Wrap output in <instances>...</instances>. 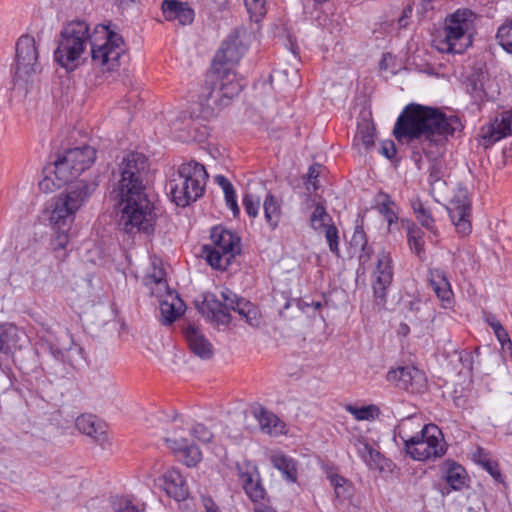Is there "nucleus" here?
I'll use <instances>...</instances> for the list:
<instances>
[{
	"label": "nucleus",
	"instance_id": "nucleus-52",
	"mask_svg": "<svg viewBox=\"0 0 512 512\" xmlns=\"http://www.w3.org/2000/svg\"><path fill=\"white\" fill-rule=\"evenodd\" d=\"M380 153L388 159H392L396 155V147L392 140L382 141L380 145Z\"/></svg>",
	"mask_w": 512,
	"mask_h": 512
},
{
	"label": "nucleus",
	"instance_id": "nucleus-47",
	"mask_svg": "<svg viewBox=\"0 0 512 512\" xmlns=\"http://www.w3.org/2000/svg\"><path fill=\"white\" fill-rule=\"evenodd\" d=\"M243 207L245 212L251 218H256L259 214L260 202L259 199L255 198L252 195H245L243 197Z\"/></svg>",
	"mask_w": 512,
	"mask_h": 512
},
{
	"label": "nucleus",
	"instance_id": "nucleus-60",
	"mask_svg": "<svg viewBox=\"0 0 512 512\" xmlns=\"http://www.w3.org/2000/svg\"><path fill=\"white\" fill-rule=\"evenodd\" d=\"M165 465L162 460L158 459L155 460L152 465V471L154 474L163 473L165 471Z\"/></svg>",
	"mask_w": 512,
	"mask_h": 512
},
{
	"label": "nucleus",
	"instance_id": "nucleus-8",
	"mask_svg": "<svg viewBox=\"0 0 512 512\" xmlns=\"http://www.w3.org/2000/svg\"><path fill=\"white\" fill-rule=\"evenodd\" d=\"M208 180L205 167L196 161L179 165L171 175L167 189L172 201L180 207H186L202 197Z\"/></svg>",
	"mask_w": 512,
	"mask_h": 512
},
{
	"label": "nucleus",
	"instance_id": "nucleus-6",
	"mask_svg": "<svg viewBox=\"0 0 512 512\" xmlns=\"http://www.w3.org/2000/svg\"><path fill=\"white\" fill-rule=\"evenodd\" d=\"M475 18L476 15L467 8L449 14L434 36L433 46L441 53H463L472 44Z\"/></svg>",
	"mask_w": 512,
	"mask_h": 512
},
{
	"label": "nucleus",
	"instance_id": "nucleus-13",
	"mask_svg": "<svg viewBox=\"0 0 512 512\" xmlns=\"http://www.w3.org/2000/svg\"><path fill=\"white\" fill-rule=\"evenodd\" d=\"M188 436H191L190 429H184L175 423L164 440L167 447L186 466L193 467L201 461L202 454L199 448L190 442Z\"/></svg>",
	"mask_w": 512,
	"mask_h": 512
},
{
	"label": "nucleus",
	"instance_id": "nucleus-29",
	"mask_svg": "<svg viewBox=\"0 0 512 512\" xmlns=\"http://www.w3.org/2000/svg\"><path fill=\"white\" fill-rule=\"evenodd\" d=\"M211 354H162L160 362L170 370L193 369L199 360H209Z\"/></svg>",
	"mask_w": 512,
	"mask_h": 512
},
{
	"label": "nucleus",
	"instance_id": "nucleus-50",
	"mask_svg": "<svg viewBox=\"0 0 512 512\" xmlns=\"http://www.w3.org/2000/svg\"><path fill=\"white\" fill-rule=\"evenodd\" d=\"M361 447H359V453L362 459L368 464L372 465V462H376V460L380 457L379 452L374 450L369 444L359 442Z\"/></svg>",
	"mask_w": 512,
	"mask_h": 512
},
{
	"label": "nucleus",
	"instance_id": "nucleus-23",
	"mask_svg": "<svg viewBox=\"0 0 512 512\" xmlns=\"http://www.w3.org/2000/svg\"><path fill=\"white\" fill-rule=\"evenodd\" d=\"M161 9L167 21H177L180 25H187L194 20V10L186 2L163 0Z\"/></svg>",
	"mask_w": 512,
	"mask_h": 512
},
{
	"label": "nucleus",
	"instance_id": "nucleus-30",
	"mask_svg": "<svg viewBox=\"0 0 512 512\" xmlns=\"http://www.w3.org/2000/svg\"><path fill=\"white\" fill-rule=\"evenodd\" d=\"M163 324H171L185 312L186 306L177 293H168L159 302Z\"/></svg>",
	"mask_w": 512,
	"mask_h": 512
},
{
	"label": "nucleus",
	"instance_id": "nucleus-39",
	"mask_svg": "<svg viewBox=\"0 0 512 512\" xmlns=\"http://www.w3.org/2000/svg\"><path fill=\"white\" fill-rule=\"evenodd\" d=\"M499 45L508 53L512 54V19L506 20L496 34Z\"/></svg>",
	"mask_w": 512,
	"mask_h": 512
},
{
	"label": "nucleus",
	"instance_id": "nucleus-34",
	"mask_svg": "<svg viewBox=\"0 0 512 512\" xmlns=\"http://www.w3.org/2000/svg\"><path fill=\"white\" fill-rule=\"evenodd\" d=\"M412 208L418 222L426 228L435 237L438 235L437 228L435 227V221L432 217L431 211L427 208L420 200H414L412 202Z\"/></svg>",
	"mask_w": 512,
	"mask_h": 512
},
{
	"label": "nucleus",
	"instance_id": "nucleus-24",
	"mask_svg": "<svg viewBox=\"0 0 512 512\" xmlns=\"http://www.w3.org/2000/svg\"><path fill=\"white\" fill-rule=\"evenodd\" d=\"M252 414L258 420L263 432L271 436H279L286 433V424L277 415L261 405L253 406Z\"/></svg>",
	"mask_w": 512,
	"mask_h": 512
},
{
	"label": "nucleus",
	"instance_id": "nucleus-45",
	"mask_svg": "<svg viewBox=\"0 0 512 512\" xmlns=\"http://www.w3.org/2000/svg\"><path fill=\"white\" fill-rule=\"evenodd\" d=\"M323 170L322 165L313 164L309 167L306 179H305V187L308 192H315L319 188L318 177L320 176Z\"/></svg>",
	"mask_w": 512,
	"mask_h": 512
},
{
	"label": "nucleus",
	"instance_id": "nucleus-63",
	"mask_svg": "<svg viewBox=\"0 0 512 512\" xmlns=\"http://www.w3.org/2000/svg\"><path fill=\"white\" fill-rule=\"evenodd\" d=\"M410 329L409 326L406 324H401L399 327V332L403 335H407L409 333Z\"/></svg>",
	"mask_w": 512,
	"mask_h": 512
},
{
	"label": "nucleus",
	"instance_id": "nucleus-22",
	"mask_svg": "<svg viewBox=\"0 0 512 512\" xmlns=\"http://www.w3.org/2000/svg\"><path fill=\"white\" fill-rule=\"evenodd\" d=\"M446 150V143L441 144V149L438 153H430L427 149L420 150V159L422 160V154L427 159L429 165L427 168L428 183L431 187H434L437 183L444 181L446 176V164L444 160V154Z\"/></svg>",
	"mask_w": 512,
	"mask_h": 512
},
{
	"label": "nucleus",
	"instance_id": "nucleus-61",
	"mask_svg": "<svg viewBox=\"0 0 512 512\" xmlns=\"http://www.w3.org/2000/svg\"><path fill=\"white\" fill-rule=\"evenodd\" d=\"M434 0H420V6L423 12H428L430 10H433Z\"/></svg>",
	"mask_w": 512,
	"mask_h": 512
},
{
	"label": "nucleus",
	"instance_id": "nucleus-9",
	"mask_svg": "<svg viewBox=\"0 0 512 512\" xmlns=\"http://www.w3.org/2000/svg\"><path fill=\"white\" fill-rule=\"evenodd\" d=\"M94 186L85 180L77 181L54 197L49 221L55 230L70 228L77 212L85 205Z\"/></svg>",
	"mask_w": 512,
	"mask_h": 512
},
{
	"label": "nucleus",
	"instance_id": "nucleus-25",
	"mask_svg": "<svg viewBox=\"0 0 512 512\" xmlns=\"http://www.w3.org/2000/svg\"><path fill=\"white\" fill-rule=\"evenodd\" d=\"M262 206L267 226L271 231L276 230L285 215L283 199L269 192L265 195Z\"/></svg>",
	"mask_w": 512,
	"mask_h": 512
},
{
	"label": "nucleus",
	"instance_id": "nucleus-32",
	"mask_svg": "<svg viewBox=\"0 0 512 512\" xmlns=\"http://www.w3.org/2000/svg\"><path fill=\"white\" fill-rule=\"evenodd\" d=\"M344 409L357 421H373L381 414L379 407L375 404L358 406L357 404L349 403L344 405Z\"/></svg>",
	"mask_w": 512,
	"mask_h": 512
},
{
	"label": "nucleus",
	"instance_id": "nucleus-26",
	"mask_svg": "<svg viewBox=\"0 0 512 512\" xmlns=\"http://www.w3.org/2000/svg\"><path fill=\"white\" fill-rule=\"evenodd\" d=\"M26 334L12 324L0 325V352H15L24 348Z\"/></svg>",
	"mask_w": 512,
	"mask_h": 512
},
{
	"label": "nucleus",
	"instance_id": "nucleus-28",
	"mask_svg": "<svg viewBox=\"0 0 512 512\" xmlns=\"http://www.w3.org/2000/svg\"><path fill=\"white\" fill-rule=\"evenodd\" d=\"M76 428L83 434L103 443L107 440L105 425L92 414H82L76 418Z\"/></svg>",
	"mask_w": 512,
	"mask_h": 512
},
{
	"label": "nucleus",
	"instance_id": "nucleus-58",
	"mask_svg": "<svg viewBox=\"0 0 512 512\" xmlns=\"http://www.w3.org/2000/svg\"><path fill=\"white\" fill-rule=\"evenodd\" d=\"M485 321L493 329L494 333H496V331H499L500 329L503 328L500 321L492 314H488L485 317Z\"/></svg>",
	"mask_w": 512,
	"mask_h": 512
},
{
	"label": "nucleus",
	"instance_id": "nucleus-42",
	"mask_svg": "<svg viewBox=\"0 0 512 512\" xmlns=\"http://www.w3.org/2000/svg\"><path fill=\"white\" fill-rule=\"evenodd\" d=\"M70 228H64L61 230H57L56 236L52 240V247L54 251L59 252L57 255L60 259H65L67 257V245L69 243V231Z\"/></svg>",
	"mask_w": 512,
	"mask_h": 512
},
{
	"label": "nucleus",
	"instance_id": "nucleus-43",
	"mask_svg": "<svg viewBox=\"0 0 512 512\" xmlns=\"http://www.w3.org/2000/svg\"><path fill=\"white\" fill-rule=\"evenodd\" d=\"M251 20L259 22L266 14V0H244Z\"/></svg>",
	"mask_w": 512,
	"mask_h": 512
},
{
	"label": "nucleus",
	"instance_id": "nucleus-48",
	"mask_svg": "<svg viewBox=\"0 0 512 512\" xmlns=\"http://www.w3.org/2000/svg\"><path fill=\"white\" fill-rule=\"evenodd\" d=\"M147 288L150 290L151 294L158 299L159 302L161 299L163 300L166 298L168 293H177L176 291L169 288L167 280L160 281Z\"/></svg>",
	"mask_w": 512,
	"mask_h": 512
},
{
	"label": "nucleus",
	"instance_id": "nucleus-5",
	"mask_svg": "<svg viewBox=\"0 0 512 512\" xmlns=\"http://www.w3.org/2000/svg\"><path fill=\"white\" fill-rule=\"evenodd\" d=\"M230 309L236 311L250 326H260L261 314L259 309L250 301L235 299V296L228 289L220 292V298L212 293L205 294L199 305L200 313L217 325H228L230 323Z\"/></svg>",
	"mask_w": 512,
	"mask_h": 512
},
{
	"label": "nucleus",
	"instance_id": "nucleus-2",
	"mask_svg": "<svg viewBox=\"0 0 512 512\" xmlns=\"http://www.w3.org/2000/svg\"><path fill=\"white\" fill-rule=\"evenodd\" d=\"M461 127L456 116H447L438 108L410 103L398 116L393 135L399 142L413 144L412 157L421 168L420 150L437 154L441 144Z\"/></svg>",
	"mask_w": 512,
	"mask_h": 512
},
{
	"label": "nucleus",
	"instance_id": "nucleus-11",
	"mask_svg": "<svg viewBox=\"0 0 512 512\" xmlns=\"http://www.w3.org/2000/svg\"><path fill=\"white\" fill-rule=\"evenodd\" d=\"M211 244L203 246V254L211 267L225 270L239 251V238L222 226L211 229Z\"/></svg>",
	"mask_w": 512,
	"mask_h": 512
},
{
	"label": "nucleus",
	"instance_id": "nucleus-59",
	"mask_svg": "<svg viewBox=\"0 0 512 512\" xmlns=\"http://www.w3.org/2000/svg\"><path fill=\"white\" fill-rule=\"evenodd\" d=\"M140 0H113L118 9L124 11L136 5Z\"/></svg>",
	"mask_w": 512,
	"mask_h": 512
},
{
	"label": "nucleus",
	"instance_id": "nucleus-46",
	"mask_svg": "<svg viewBox=\"0 0 512 512\" xmlns=\"http://www.w3.org/2000/svg\"><path fill=\"white\" fill-rule=\"evenodd\" d=\"M325 233V238L327 240V243L329 245V248L331 252L338 255L339 253V246H338V230L337 228L330 224L326 228L322 230Z\"/></svg>",
	"mask_w": 512,
	"mask_h": 512
},
{
	"label": "nucleus",
	"instance_id": "nucleus-20",
	"mask_svg": "<svg viewBox=\"0 0 512 512\" xmlns=\"http://www.w3.org/2000/svg\"><path fill=\"white\" fill-rule=\"evenodd\" d=\"M480 135L486 145L512 135V110L503 111L491 123L482 126Z\"/></svg>",
	"mask_w": 512,
	"mask_h": 512
},
{
	"label": "nucleus",
	"instance_id": "nucleus-51",
	"mask_svg": "<svg viewBox=\"0 0 512 512\" xmlns=\"http://www.w3.org/2000/svg\"><path fill=\"white\" fill-rule=\"evenodd\" d=\"M482 468L486 470L496 482L504 483V479L497 461L491 459L488 463H485Z\"/></svg>",
	"mask_w": 512,
	"mask_h": 512
},
{
	"label": "nucleus",
	"instance_id": "nucleus-16",
	"mask_svg": "<svg viewBox=\"0 0 512 512\" xmlns=\"http://www.w3.org/2000/svg\"><path fill=\"white\" fill-rule=\"evenodd\" d=\"M38 64V48L35 38L22 35L16 43V73L21 76L35 72Z\"/></svg>",
	"mask_w": 512,
	"mask_h": 512
},
{
	"label": "nucleus",
	"instance_id": "nucleus-64",
	"mask_svg": "<svg viewBox=\"0 0 512 512\" xmlns=\"http://www.w3.org/2000/svg\"><path fill=\"white\" fill-rule=\"evenodd\" d=\"M255 512H276L273 509L267 508V507H258L255 509Z\"/></svg>",
	"mask_w": 512,
	"mask_h": 512
},
{
	"label": "nucleus",
	"instance_id": "nucleus-38",
	"mask_svg": "<svg viewBox=\"0 0 512 512\" xmlns=\"http://www.w3.org/2000/svg\"><path fill=\"white\" fill-rule=\"evenodd\" d=\"M331 217L326 212V208L317 203L310 216V225L316 231H322L324 228L330 225Z\"/></svg>",
	"mask_w": 512,
	"mask_h": 512
},
{
	"label": "nucleus",
	"instance_id": "nucleus-53",
	"mask_svg": "<svg viewBox=\"0 0 512 512\" xmlns=\"http://www.w3.org/2000/svg\"><path fill=\"white\" fill-rule=\"evenodd\" d=\"M115 512H142L136 505L129 500H120L115 504Z\"/></svg>",
	"mask_w": 512,
	"mask_h": 512
},
{
	"label": "nucleus",
	"instance_id": "nucleus-49",
	"mask_svg": "<svg viewBox=\"0 0 512 512\" xmlns=\"http://www.w3.org/2000/svg\"><path fill=\"white\" fill-rule=\"evenodd\" d=\"M190 434L195 439L203 443L209 442L213 437L212 432L202 424H196L193 426L192 429H190Z\"/></svg>",
	"mask_w": 512,
	"mask_h": 512
},
{
	"label": "nucleus",
	"instance_id": "nucleus-37",
	"mask_svg": "<svg viewBox=\"0 0 512 512\" xmlns=\"http://www.w3.org/2000/svg\"><path fill=\"white\" fill-rule=\"evenodd\" d=\"M328 479L333 486L338 499H349L352 497L353 485L349 480L334 473L329 474Z\"/></svg>",
	"mask_w": 512,
	"mask_h": 512
},
{
	"label": "nucleus",
	"instance_id": "nucleus-21",
	"mask_svg": "<svg viewBox=\"0 0 512 512\" xmlns=\"http://www.w3.org/2000/svg\"><path fill=\"white\" fill-rule=\"evenodd\" d=\"M429 283L440 301L441 307L452 309L455 304L454 292L445 272L440 269H431L429 271Z\"/></svg>",
	"mask_w": 512,
	"mask_h": 512
},
{
	"label": "nucleus",
	"instance_id": "nucleus-62",
	"mask_svg": "<svg viewBox=\"0 0 512 512\" xmlns=\"http://www.w3.org/2000/svg\"><path fill=\"white\" fill-rule=\"evenodd\" d=\"M366 249H367V243H366V241H364V243H363V245H362L363 253L359 256L360 261H361L363 264H365V263L369 260V258H370L369 254L365 252V251H366Z\"/></svg>",
	"mask_w": 512,
	"mask_h": 512
},
{
	"label": "nucleus",
	"instance_id": "nucleus-12",
	"mask_svg": "<svg viewBox=\"0 0 512 512\" xmlns=\"http://www.w3.org/2000/svg\"><path fill=\"white\" fill-rule=\"evenodd\" d=\"M96 159V150L91 146L67 150L55 161V173L62 181H73L89 169Z\"/></svg>",
	"mask_w": 512,
	"mask_h": 512
},
{
	"label": "nucleus",
	"instance_id": "nucleus-31",
	"mask_svg": "<svg viewBox=\"0 0 512 512\" xmlns=\"http://www.w3.org/2000/svg\"><path fill=\"white\" fill-rule=\"evenodd\" d=\"M272 465L282 472L283 476L290 482L297 481L296 463L291 458L281 452H276L270 456Z\"/></svg>",
	"mask_w": 512,
	"mask_h": 512
},
{
	"label": "nucleus",
	"instance_id": "nucleus-4",
	"mask_svg": "<svg viewBox=\"0 0 512 512\" xmlns=\"http://www.w3.org/2000/svg\"><path fill=\"white\" fill-rule=\"evenodd\" d=\"M397 434L413 460L427 461L446 453L443 433L434 424L422 425L418 419L410 417L401 421Z\"/></svg>",
	"mask_w": 512,
	"mask_h": 512
},
{
	"label": "nucleus",
	"instance_id": "nucleus-35",
	"mask_svg": "<svg viewBox=\"0 0 512 512\" xmlns=\"http://www.w3.org/2000/svg\"><path fill=\"white\" fill-rule=\"evenodd\" d=\"M215 182L223 190L227 207L232 211L235 217L238 216L240 210L237 204L235 189L231 182L223 175L215 176Z\"/></svg>",
	"mask_w": 512,
	"mask_h": 512
},
{
	"label": "nucleus",
	"instance_id": "nucleus-54",
	"mask_svg": "<svg viewBox=\"0 0 512 512\" xmlns=\"http://www.w3.org/2000/svg\"><path fill=\"white\" fill-rule=\"evenodd\" d=\"M473 459L477 464L483 467L485 463H488L492 458L483 448H477L473 454Z\"/></svg>",
	"mask_w": 512,
	"mask_h": 512
},
{
	"label": "nucleus",
	"instance_id": "nucleus-10",
	"mask_svg": "<svg viewBox=\"0 0 512 512\" xmlns=\"http://www.w3.org/2000/svg\"><path fill=\"white\" fill-rule=\"evenodd\" d=\"M122 36L107 25H97L91 33L90 56L92 65L101 72H112L119 68L124 54Z\"/></svg>",
	"mask_w": 512,
	"mask_h": 512
},
{
	"label": "nucleus",
	"instance_id": "nucleus-14",
	"mask_svg": "<svg viewBox=\"0 0 512 512\" xmlns=\"http://www.w3.org/2000/svg\"><path fill=\"white\" fill-rule=\"evenodd\" d=\"M386 380L395 388L411 394H421L427 388L425 373L413 365L391 368L386 374Z\"/></svg>",
	"mask_w": 512,
	"mask_h": 512
},
{
	"label": "nucleus",
	"instance_id": "nucleus-56",
	"mask_svg": "<svg viewBox=\"0 0 512 512\" xmlns=\"http://www.w3.org/2000/svg\"><path fill=\"white\" fill-rule=\"evenodd\" d=\"M202 505L204 507V512H221L214 500L208 496L202 497Z\"/></svg>",
	"mask_w": 512,
	"mask_h": 512
},
{
	"label": "nucleus",
	"instance_id": "nucleus-44",
	"mask_svg": "<svg viewBox=\"0 0 512 512\" xmlns=\"http://www.w3.org/2000/svg\"><path fill=\"white\" fill-rule=\"evenodd\" d=\"M166 280V272L160 262L153 261L151 269L145 275L143 282L146 287Z\"/></svg>",
	"mask_w": 512,
	"mask_h": 512
},
{
	"label": "nucleus",
	"instance_id": "nucleus-36",
	"mask_svg": "<svg viewBox=\"0 0 512 512\" xmlns=\"http://www.w3.org/2000/svg\"><path fill=\"white\" fill-rule=\"evenodd\" d=\"M184 334L192 352H210L209 342L197 328L188 326Z\"/></svg>",
	"mask_w": 512,
	"mask_h": 512
},
{
	"label": "nucleus",
	"instance_id": "nucleus-3",
	"mask_svg": "<svg viewBox=\"0 0 512 512\" xmlns=\"http://www.w3.org/2000/svg\"><path fill=\"white\" fill-rule=\"evenodd\" d=\"M246 40V31L237 28L223 41L199 93V102L203 109L212 112L216 108H221L242 90L243 79L232 66L237 64L247 51Z\"/></svg>",
	"mask_w": 512,
	"mask_h": 512
},
{
	"label": "nucleus",
	"instance_id": "nucleus-17",
	"mask_svg": "<svg viewBox=\"0 0 512 512\" xmlns=\"http://www.w3.org/2000/svg\"><path fill=\"white\" fill-rule=\"evenodd\" d=\"M156 484L167 496L177 502L185 501L189 496V488L183 475L173 467H168L157 478Z\"/></svg>",
	"mask_w": 512,
	"mask_h": 512
},
{
	"label": "nucleus",
	"instance_id": "nucleus-40",
	"mask_svg": "<svg viewBox=\"0 0 512 512\" xmlns=\"http://www.w3.org/2000/svg\"><path fill=\"white\" fill-rule=\"evenodd\" d=\"M70 181H62L55 173V166L53 170H49L45 177L39 182V189L42 192L50 193L60 188L62 185L69 183Z\"/></svg>",
	"mask_w": 512,
	"mask_h": 512
},
{
	"label": "nucleus",
	"instance_id": "nucleus-57",
	"mask_svg": "<svg viewBox=\"0 0 512 512\" xmlns=\"http://www.w3.org/2000/svg\"><path fill=\"white\" fill-rule=\"evenodd\" d=\"M381 212L383 213L389 224H392L397 221L396 213L394 212L393 208L388 204L382 205Z\"/></svg>",
	"mask_w": 512,
	"mask_h": 512
},
{
	"label": "nucleus",
	"instance_id": "nucleus-7",
	"mask_svg": "<svg viewBox=\"0 0 512 512\" xmlns=\"http://www.w3.org/2000/svg\"><path fill=\"white\" fill-rule=\"evenodd\" d=\"M88 41H91V34L85 21L68 22L57 39L54 61L67 72L75 71L83 63Z\"/></svg>",
	"mask_w": 512,
	"mask_h": 512
},
{
	"label": "nucleus",
	"instance_id": "nucleus-1",
	"mask_svg": "<svg viewBox=\"0 0 512 512\" xmlns=\"http://www.w3.org/2000/svg\"><path fill=\"white\" fill-rule=\"evenodd\" d=\"M147 169V159L140 153H129L119 164L120 179L115 188L120 200L119 226L128 234L150 235L154 231L155 209L145 192Z\"/></svg>",
	"mask_w": 512,
	"mask_h": 512
},
{
	"label": "nucleus",
	"instance_id": "nucleus-55",
	"mask_svg": "<svg viewBox=\"0 0 512 512\" xmlns=\"http://www.w3.org/2000/svg\"><path fill=\"white\" fill-rule=\"evenodd\" d=\"M495 335H496L497 339L499 340V342L501 343L503 350H505L506 348L507 349L511 348L512 342L509 338L507 331L504 329V327L502 329H500L499 331H496Z\"/></svg>",
	"mask_w": 512,
	"mask_h": 512
},
{
	"label": "nucleus",
	"instance_id": "nucleus-18",
	"mask_svg": "<svg viewBox=\"0 0 512 512\" xmlns=\"http://www.w3.org/2000/svg\"><path fill=\"white\" fill-rule=\"evenodd\" d=\"M373 277L374 296L383 302L386 296V289L391 284L393 278L392 259L388 252L383 250L378 253Z\"/></svg>",
	"mask_w": 512,
	"mask_h": 512
},
{
	"label": "nucleus",
	"instance_id": "nucleus-33",
	"mask_svg": "<svg viewBox=\"0 0 512 512\" xmlns=\"http://www.w3.org/2000/svg\"><path fill=\"white\" fill-rule=\"evenodd\" d=\"M424 236V232L415 225L410 227L407 233L409 248L420 260H424L426 256Z\"/></svg>",
	"mask_w": 512,
	"mask_h": 512
},
{
	"label": "nucleus",
	"instance_id": "nucleus-19",
	"mask_svg": "<svg viewBox=\"0 0 512 512\" xmlns=\"http://www.w3.org/2000/svg\"><path fill=\"white\" fill-rule=\"evenodd\" d=\"M238 475L243 489L251 501L258 503L265 498L266 491L256 466L250 462H243L238 465Z\"/></svg>",
	"mask_w": 512,
	"mask_h": 512
},
{
	"label": "nucleus",
	"instance_id": "nucleus-41",
	"mask_svg": "<svg viewBox=\"0 0 512 512\" xmlns=\"http://www.w3.org/2000/svg\"><path fill=\"white\" fill-rule=\"evenodd\" d=\"M354 141L357 145H362L366 149H370L374 145L375 129L370 124L360 126Z\"/></svg>",
	"mask_w": 512,
	"mask_h": 512
},
{
	"label": "nucleus",
	"instance_id": "nucleus-27",
	"mask_svg": "<svg viewBox=\"0 0 512 512\" xmlns=\"http://www.w3.org/2000/svg\"><path fill=\"white\" fill-rule=\"evenodd\" d=\"M442 477L456 491L468 486L469 476L465 468L454 460L447 459L441 465Z\"/></svg>",
	"mask_w": 512,
	"mask_h": 512
},
{
	"label": "nucleus",
	"instance_id": "nucleus-15",
	"mask_svg": "<svg viewBox=\"0 0 512 512\" xmlns=\"http://www.w3.org/2000/svg\"><path fill=\"white\" fill-rule=\"evenodd\" d=\"M451 221L458 233L467 235L471 232V201L466 189H458L447 207Z\"/></svg>",
	"mask_w": 512,
	"mask_h": 512
}]
</instances>
